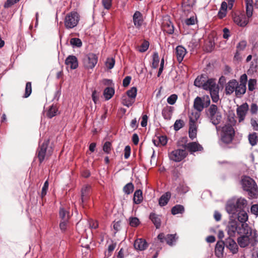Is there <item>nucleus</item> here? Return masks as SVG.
<instances>
[{
    "mask_svg": "<svg viewBox=\"0 0 258 258\" xmlns=\"http://www.w3.org/2000/svg\"><path fill=\"white\" fill-rule=\"evenodd\" d=\"M248 141L249 144L253 146L255 145L258 141V138L255 133H253L252 134H250L248 135Z\"/></svg>",
    "mask_w": 258,
    "mask_h": 258,
    "instance_id": "obj_40",
    "label": "nucleus"
},
{
    "mask_svg": "<svg viewBox=\"0 0 258 258\" xmlns=\"http://www.w3.org/2000/svg\"><path fill=\"white\" fill-rule=\"evenodd\" d=\"M66 64L70 67L71 69L74 70L78 67V61L77 57L75 55H69L66 60Z\"/></svg>",
    "mask_w": 258,
    "mask_h": 258,
    "instance_id": "obj_17",
    "label": "nucleus"
},
{
    "mask_svg": "<svg viewBox=\"0 0 258 258\" xmlns=\"http://www.w3.org/2000/svg\"><path fill=\"white\" fill-rule=\"evenodd\" d=\"M159 63V57L157 52H154L152 58V68L157 69Z\"/></svg>",
    "mask_w": 258,
    "mask_h": 258,
    "instance_id": "obj_38",
    "label": "nucleus"
},
{
    "mask_svg": "<svg viewBox=\"0 0 258 258\" xmlns=\"http://www.w3.org/2000/svg\"><path fill=\"white\" fill-rule=\"evenodd\" d=\"M177 95L173 94L169 96L167 99V102L170 105H173L175 103L177 99Z\"/></svg>",
    "mask_w": 258,
    "mask_h": 258,
    "instance_id": "obj_49",
    "label": "nucleus"
},
{
    "mask_svg": "<svg viewBox=\"0 0 258 258\" xmlns=\"http://www.w3.org/2000/svg\"><path fill=\"white\" fill-rule=\"evenodd\" d=\"M234 22L238 26L244 27L247 25L249 22V18L244 14H235L233 16Z\"/></svg>",
    "mask_w": 258,
    "mask_h": 258,
    "instance_id": "obj_12",
    "label": "nucleus"
},
{
    "mask_svg": "<svg viewBox=\"0 0 258 258\" xmlns=\"http://www.w3.org/2000/svg\"><path fill=\"white\" fill-rule=\"evenodd\" d=\"M195 20L194 17H191L189 18L186 19L184 22L187 26L192 25L195 24Z\"/></svg>",
    "mask_w": 258,
    "mask_h": 258,
    "instance_id": "obj_61",
    "label": "nucleus"
},
{
    "mask_svg": "<svg viewBox=\"0 0 258 258\" xmlns=\"http://www.w3.org/2000/svg\"><path fill=\"white\" fill-rule=\"evenodd\" d=\"M164 30L169 34H172L174 33V28L173 24L170 21H168L164 24Z\"/></svg>",
    "mask_w": 258,
    "mask_h": 258,
    "instance_id": "obj_34",
    "label": "nucleus"
},
{
    "mask_svg": "<svg viewBox=\"0 0 258 258\" xmlns=\"http://www.w3.org/2000/svg\"><path fill=\"white\" fill-rule=\"evenodd\" d=\"M91 192V187L89 184H86L82 186L81 191V204L84 207L90 199Z\"/></svg>",
    "mask_w": 258,
    "mask_h": 258,
    "instance_id": "obj_10",
    "label": "nucleus"
},
{
    "mask_svg": "<svg viewBox=\"0 0 258 258\" xmlns=\"http://www.w3.org/2000/svg\"><path fill=\"white\" fill-rule=\"evenodd\" d=\"M115 60L113 58H108L106 61V66L109 69H112L114 66Z\"/></svg>",
    "mask_w": 258,
    "mask_h": 258,
    "instance_id": "obj_52",
    "label": "nucleus"
},
{
    "mask_svg": "<svg viewBox=\"0 0 258 258\" xmlns=\"http://www.w3.org/2000/svg\"><path fill=\"white\" fill-rule=\"evenodd\" d=\"M176 190L180 194H185L188 191V187L184 184L180 183L177 186Z\"/></svg>",
    "mask_w": 258,
    "mask_h": 258,
    "instance_id": "obj_46",
    "label": "nucleus"
},
{
    "mask_svg": "<svg viewBox=\"0 0 258 258\" xmlns=\"http://www.w3.org/2000/svg\"><path fill=\"white\" fill-rule=\"evenodd\" d=\"M238 84V82L233 79L229 81L225 86V93L226 95H231L234 92H235L236 89V85Z\"/></svg>",
    "mask_w": 258,
    "mask_h": 258,
    "instance_id": "obj_18",
    "label": "nucleus"
},
{
    "mask_svg": "<svg viewBox=\"0 0 258 258\" xmlns=\"http://www.w3.org/2000/svg\"><path fill=\"white\" fill-rule=\"evenodd\" d=\"M206 114L213 124L217 125L220 123L222 116L217 105L215 104L210 105L207 111Z\"/></svg>",
    "mask_w": 258,
    "mask_h": 258,
    "instance_id": "obj_4",
    "label": "nucleus"
},
{
    "mask_svg": "<svg viewBox=\"0 0 258 258\" xmlns=\"http://www.w3.org/2000/svg\"><path fill=\"white\" fill-rule=\"evenodd\" d=\"M135 100L130 98H128L126 96H124L122 98V104L128 107L131 106L134 103Z\"/></svg>",
    "mask_w": 258,
    "mask_h": 258,
    "instance_id": "obj_41",
    "label": "nucleus"
},
{
    "mask_svg": "<svg viewBox=\"0 0 258 258\" xmlns=\"http://www.w3.org/2000/svg\"><path fill=\"white\" fill-rule=\"evenodd\" d=\"M104 152L107 154H109L111 150V144L109 142H106L103 147Z\"/></svg>",
    "mask_w": 258,
    "mask_h": 258,
    "instance_id": "obj_51",
    "label": "nucleus"
},
{
    "mask_svg": "<svg viewBox=\"0 0 258 258\" xmlns=\"http://www.w3.org/2000/svg\"><path fill=\"white\" fill-rule=\"evenodd\" d=\"M32 92V86L31 82H27L26 84L25 94L23 96L24 98L28 97Z\"/></svg>",
    "mask_w": 258,
    "mask_h": 258,
    "instance_id": "obj_47",
    "label": "nucleus"
},
{
    "mask_svg": "<svg viewBox=\"0 0 258 258\" xmlns=\"http://www.w3.org/2000/svg\"><path fill=\"white\" fill-rule=\"evenodd\" d=\"M133 22L135 26L140 29L143 22L142 14L139 11H136L133 15Z\"/></svg>",
    "mask_w": 258,
    "mask_h": 258,
    "instance_id": "obj_21",
    "label": "nucleus"
},
{
    "mask_svg": "<svg viewBox=\"0 0 258 258\" xmlns=\"http://www.w3.org/2000/svg\"><path fill=\"white\" fill-rule=\"evenodd\" d=\"M246 90V87L245 85L238 84L236 85V89L235 90V95L237 97H240L243 95Z\"/></svg>",
    "mask_w": 258,
    "mask_h": 258,
    "instance_id": "obj_31",
    "label": "nucleus"
},
{
    "mask_svg": "<svg viewBox=\"0 0 258 258\" xmlns=\"http://www.w3.org/2000/svg\"><path fill=\"white\" fill-rule=\"evenodd\" d=\"M238 234L242 235H251L252 230L247 225L242 223L239 226L238 225Z\"/></svg>",
    "mask_w": 258,
    "mask_h": 258,
    "instance_id": "obj_22",
    "label": "nucleus"
},
{
    "mask_svg": "<svg viewBox=\"0 0 258 258\" xmlns=\"http://www.w3.org/2000/svg\"><path fill=\"white\" fill-rule=\"evenodd\" d=\"M247 45V42L245 40L240 41L237 45V51L234 56L236 57L237 56L239 55L238 51L243 50Z\"/></svg>",
    "mask_w": 258,
    "mask_h": 258,
    "instance_id": "obj_37",
    "label": "nucleus"
},
{
    "mask_svg": "<svg viewBox=\"0 0 258 258\" xmlns=\"http://www.w3.org/2000/svg\"><path fill=\"white\" fill-rule=\"evenodd\" d=\"M251 212L252 214L258 216V205H253L251 207Z\"/></svg>",
    "mask_w": 258,
    "mask_h": 258,
    "instance_id": "obj_64",
    "label": "nucleus"
},
{
    "mask_svg": "<svg viewBox=\"0 0 258 258\" xmlns=\"http://www.w3.org/2000/svg\"><path fill=\"white\" fill-rule=\"evenodd\" d=\"M115 91L112 87H107L106 88L103 92V95L106 100H108L111 98L113 95L114 94Z\"/></svg>",
    "mask_w": 258,
    "mask_h": 258,
    "instance_id": "obj_32",
    "label": "nucleus"
},
{
    "mask_svg": "<svg viewBox=\"0 0 258 258\" xmlns=\"http://www.w3.org/2000/svg\"><path fill=\"white\" fill-rule=\"evenodd\" d=\"M48 143V140L44 142L39 146L37 149V156L40 163H41L44 159Z\"/></svg>",
    "mask_w": 258,
    "mask_h": 258,
    "instance_id": "obj_13",
    "label": "nucleus"
},
{
    "mask_svg": "<svg viewBox=\"0 0 258 258\" xmlns=\"http://www.w3.org/2000/svg\"><path fill=\"white\" fill-rule=\"evenodd\" d=\"M80 20L79 15L76 12H72L68 14L64 20L65 27L68 29H72L78 24Z\"/></svg>",
    "mask_w": 258,
    "mask_h": 258,
    "instance_id": "obj_6",
    "label": "nucleus"
},
{
    "mask_svg": "<svg viewBox=\"0 0 258 258\" xmlns=\"http://www.w3.org/2000/svg\"><path fill=\"white\" fill-rule=\"evenodd\" d=\"M224 242L225 246L228 248L233 254H235L238 252V246L235 241L231 237L226 238Z\"/></svg>",
    "mask_w": 258,
    "mask_h": 258,
    "instance_id": "obj_15",
    "label": "nucleus"
},
{
    "mask_svg": "<svg viewBox=\"0 0 258 258\" xmlns=\"http://www.w3.org/2000/svg\"><path fill=\"white\" fill-rule=\"evenodd\" d=\"M186 53V50L181 45H178L175 49V54L176 55L177 61L181 62L185 55Z\"/></svg>",
    "mask_w": 258,
    "mask_h": 258,
    "instance_id": "obj_23",
    "label": "nucleus"
},
{
    "mask_svg": "<svg viewBox=\"0 0 258 258\" xmlns=\"http://www.w3.org/2000/svg\"><path fill=\"white\" fill-rule=\"evenodd\" d=\"M184 212V208L182 205H176L171 209V214L173 215L182 214Z\"/></svg>",
    "mask_w": 258,
    "mask_h": 258,
    "instance_id": "obj_35",
    "label": "nucleus"
},
{
    "mask_svg": "<svg viewBox=\"0 0 258 258\" xmlns=\"http://www.w3.org/2000/svg\"><path fill=\"white\" fill-rule=\"evenodd\" d=\"M142 191L141 189H138L134 193V202L136 204H139L142 202Z\"/></svg>",
    "mask_w": 258,
    "mask_h": 258,
    "instance_id": "obj_33",
    "label": "nucleus"
},
{
    "mask_svg": "<svg viewBox=\"0 0 258 258\" xmlns=\"http://www.w3.org/2000/svg\"><path fill=\"white\" fill-rule=\"evenodd\" d=\"M197 123H189L188 135L189 137L194 140L197 137Z\"/></svg>",
    "mask_w": 258,
    "mask_h": 258,
    "instance_id": "obj_29",
    "label": "nucleus"
},
{
    "mask_svg": "<svg viewBox=\"0 0 258 258\" xmlns=\"http://www.w3.org/2000/svg\"><path fill=\"white\" fill-rule=\"evenodd\" d=\"M174 108L170 106H166L162 110V115L166 120H170L171 118Z\"/></svg>",
    "mask_w": 258,
    "mask_h": 258,
    "instance_id": "obj_25",
    "label": "nucleus"
},
{
    "mask_svg": "<svg viewBox=\"0 0 258 258\" xmlns=\"http://www.w3.org/2000/svg\"><path fill=\"white\" fill-rule=\"evenodd\" d=\"M158 141L159 142V144H160L162 146H164L166 145L167 143V139L166 137L165 136H160L158 138Z\"/></svg>",
    "mask_w": 258,
    "mask_h": 258,
    "instance_id": "obj_60",
    "label": "nucleus"
},
{
    "mask_svg": "<svg viewBox=\"0 0 258 258\" xmlns=\"http://www.w3.org/2000/svg\"><path fill=\"white\" fill-rule=\"evenodd\" d=\"M248 109V105L246 103H243L242 105L237 107L236 109V113L238 122L239 123L243 122L244 120Z\"/></svg>",
    "mask_w": 258,
    "mask_h": 258,
    "instance_id": "obj_9",
    "label": "nucleus"
},
{
    "mask_svg": "<svg viewBox=\"0 0 258 258\" xmlns=\"http://www.w3.org/2000/svg\"><path fill=\"white\" fill-rule=\"evenodd\" d=\"M171 198V194L170 192H166L163 194L159 200V204L160 206L163 207L166 205Z\"/></svg>",
    "mask_w": 258,
    "mask_h": 258,
    "instance_id": "obj_30",
    "label": "nucleus"
},
{
    "mask_svg": "<svg viewBox=\"0 0 258 258\" xmlns=\"http://www.w3.org/2000/svg\"><path fill=\"white\" fill-rule=\"evenodd\" d=\"M246 14L248 18H250L253 14V6H246Z\"/></svg>",
    "mask_w": 258,
    "mask_h": 258,
    "instance_id": "obj_57",
    "label": "nucleus"
},
{
    "mask_svg": "<svg viewBox=\"0 0 258 258\" xmlns=\"http://www.w3.org/2000/svg\"><path fill=\"white\" fill-rule=\"evenodd\" d=\"M239 224L236 221H231L229 222L227 226V233L229 237H234L236 233H238Z\"/></svg>",
    "mask_w": 258,
    "mask_h": 258,
    "instance_id": "obj_16",
    "label": "nucleus"
},
{
    "mask_svg": "<svg viewBox=\"0 0 258 258\" xmlns=\"http://www.w3.org/2000/svg\"><path fill=\"white\" fill-rule=\"evenodd\" d=\"M251 235H242L237 239V242L241 247H245L249 243V236Z\"/></svg>",
    "mask_w": 258,
    "mask_h": 258,
    "instance_id": "obj_28",
    "label": "nucleus"
},
{
    "mask_svg": "<svg viewBox=\"0 0 258 258\" xmlns=\"http://www.w3.org/2000/svg\"><path fill=\"white\" fill-rule=\"evenodd\" d=\"M131 154V147L129 146H126L124 148V157L125 159L129 158Z\"/></svg>",
    "mask_w": 258,
    "mask_h": 258,
    "instance_id": "obj_62",
    "label": "nucleus"
},
{
    "mask_svg": "<svg viewBox=\"0 0 258 258\" xmlns=\"http://www.w3.org/2000/svg\"><path fill=\"white\" fill-rule=\"evenodd\" d=\"M149 218L152 221L157 229H158L160 227L161 220L159 215L154 213H151L150 214Z\"/></svg>",
    "mask_w": 258,
    "mask_h": 258,
    "instance_id": "obj_27",
    "label": "nucleus"
},
{
    "mask_svg": "<svg viewBox=\"0 0 258 258\" xmlns=\"http://www.w3.org/2000/svg\"><path fill=\"white\" fill-rule=\"evenodd\" d=\"M225 243L223 241H218L216 244L215 253L218 257L223 256V252L224 248Z\"/></svg>",
    "mask_w": 258,
    "mask_h": 258,
    "instance_id": "obj_26",
    "label": "nucleus"
},
{
    "mask_svg": "<svg viewBox=\"0 0 258 258\" xmlns=\"http://www.w3.org/2000/svg\"><path fill=\"white\" fill-rule=\"evenodd\" d=\"M48 185H49V183H48V180L45 181V182H44V185L42 187V191H41V197L42 198L46 195L47 191L48 188Z\"/></svg>",
    "mask_w": 258,
    "mask_h": 258,
    "instance_id": "obj_58",
    "label": "nucleus"
},
{
    "mask_svg": "<svg viewBox=\"0 0 258 258\" xmlns=\"http://www.w3.org/2000/svg\"><path fill=\"white\" fill-rule=\"evenodd\" d=\"M256 84V80L254 79H250L248 82V89L250 91H252L255 89Z\"/></svg>",
    "mask_w": 258,
    "mask_h": 258,
    "instance_id": "obj_50",
    "label": "nucleus"
},
{
    "mask_svg": "<svg viewBox=\"0 0 258 258\" xmlns=\"http://www.w3.org/2000/svg\"><path fill=\"white\" fill-rule=\"evenodd\" d=\"M176 234H167L166 236L162 233H160L158 236V239L161 242H164L166 241L167 244L169 245H172L173 243L176 241Z\"/></svg>",
    "mask_w": 258,
    "mask_h": 258,
    "instance_id": "obj_14",
    "label": "nucleus"
},
{
    "mask_svg": "<svg viewBox=\"0 0 258 258\" xmlns=\"http://www.w3.org/2000/svg\"><path fill=\"white\" fill-rule=\"evenodd\" d=\"M70 44L73 47H80L82 45V42L80 39L78 38H73L70 40Z\"/></svg>",
    "mask_w": 258,
    "mask_h": 258,
    "instance_id": "obj_44",
    "label": "nucleus"
},
{
    "mask_svg": "<svg viewBox=\"0 0 258 258\" xmlns=\"http://www.w3.org/2000/svg\"><path fill=\"white\" fill-rule=\"evenodd\" d=\"M183 121L180 119L176 120L174 124V129L178 131L183 127Z\"/></svg>",
    "mask_w": 258,
    "mask_h": 258,
    "instance_id": "obj_55",
    "label": "nucleus"
},
{
    "mask_svg": "<svg viewBox=\"0 0 258 258\" xmlns=\"http://www.w3.org/2000/svg\"><path fill=\"white\" fill-rule=\"evenodd\" d=\"M194 85L198 87H202L204 90H208L213 102L216 103L219 99V87L216 84L214 79L207 80L206 75H202L197 77L194 82Z\"/></svg>",
    "mask_w": 258,
    "mask_h": 258,
    "instance_id": "obj_1",
    "label": "nucleus"
},
{
    "mask_svg": "<svg viewBox=\"0 0 258 258\" xmlns=\"http://www.w3.org/2000/svg\"><path fill=\"white\" fill-rule=\"evenodd\" d=\"M243 189L248 192V195L252 198H256L258 194L256 184L254 180L249 177H244L241 181Z\"/></svg>",
    "mask_w": 258,
    "mask_h": 258,
    "instance_id": "obj_3",
    "label": "nucleus"
},
{
    "mask_svg": "<svg viewBox=\"0 0 258 258\" xmlns=\"http://www.w3.org/2000/svg\"><path fill=\"white\" fill-rule=\"evenodd\" d=\"M149 46V43L148 41H144L139 48V51L141 52L146 51L148 49Z\"/></svg>",
    "mask_w": 258,
    "mask_h": 258,
    "instance_id": "obj_56",
    "label": "nucleus"
},
{
    "mask_svg": "<svg viewBox=\"0 0 258 258\" xmlns=\"http://www.w3.org/2000/svg\"><path fill=\"white\" fill-rule=\"evenodd\" d=\"M187 155L184 149H176L172 151L169 154V159L174 162H180Z\"/></svg>",
    "mask_w": 258,
    "mask_h": 258,
    "instance_id": "obj_8",
    "label": "nucleus"
},
{
    "mask_svg": "<svg viewBox=\"0 0 258 258\" xmlns=\"http://www.w3.org/2000/svg\"><path fill=\"white\" fill-rule=\"evenodd\" d=\"M98 62V56L93 53L88 54L83 59L84 65L87 69H93Z\"/></svg>",
    "mask_w": 258,
    "mask_h": 258,
    "instance_id": "obj_7",
    "label": "nucleus"
},
{
    "mask_svg": "<svg viewBox=\"0 0 258 258\" xmlns=\"http://www.w3.org/2000/svg\"><path fill=\"white\" fill-rule=\"evenodd\" d=\"M205 99V98H203V99H202L200 97H197L195 98L194 100V106L196 110L202 111L205 107H207L210 105V100L208 96L207 97L205 103H204Z\"/></svg>",
    "mask_w": 258,
    "mask_h": 258,
    "instance_id": "obj_11",
    "label": "nucleus"
},
{
    "mask_svg": "<svg viewBox=\"0 0 258 258\" xmlns=\"http://www.w3.org/2000/svg\"><path fill=\"white\" fill-rule=\"evenodd\" d=\"M59 217L61 220L69 221L70 218L69 212L63 208H60L59 209Z\"/></svg>",
    "mask_w": 258,
    "mask_h": 258,
    "instance_id": "obj_39",
    "label": "nucleus"
},
{
    "mask_svg": "<svg viewBox=\"0 0 258 258\" xmlns=\"http://www.w3.org/2000/svg\"><path fill=\"white\" fill-rule=\"evenodd\" d=\"M201 111H196L191 113L189 115V123H197L196 122L199 118L201 115Z\"/></svg>",
    "mask_w": 258,
    "mask_h": 258,
    "instance_id": "obj_36",
    "label": "nucleus"
},
{
    "mask_svg": "<svg viewBox=\"0 0 258 258\" xmlns=\"http://www.w3.org/2000/svg\"><path fill=\"white\" fill-rule=\"evenodd\" d=\"M134 246L136 250L143 251L148 247V244L145 239L138 238L135 241Z\"/></svg>",
    "mask_w": 258,
    "mask_h": 258,
    "instance_id": "obj_19",
    "label": "nucleus"
},
{
    "mask_svg": "<svg viewBox=\"0 0 258 258\" xmlns=\"http://www.w3.org/2000/svg\"><path fill=\"white\" fill-rule=\"evenodd\" d=\"M248 209V208L247 207V209L238 211L237 212H236V214H235L233 215H235L237 217L238 220L240 222H241L242 224L244 223L248 219V215L247 214Z\"/></svg>",
    "mask_w": 258,
    "mask_h": 258,
    "instance_id": "obj_24",
    "label": "nucleus"
},
{
    "mask_svg": "<svg viewBox=\"0 0 258 258\" xmlns=\"http://www.w3.org/2000/svg\"><path fill=\"white\" fill-rule=\"evenodd\" d=\"M102 3L104 9L109 10L112 5V0H102Z\"/></svg>",
    "mask_w": 258,
    "mask_h": 258,
    "instance_id": "obj_59",
    "label": "nucleus"
},
{
    "mask_svg": "<svg viewBox=\"0 0 258 258\" xmlns=\"http://www.w3.org/2000/svg\"><path fill=\"white\" fill-rule=\"evenodd\" d=\"M247 201L246 199L242 197H233L227 201L225 209L229 214L234 215L237 211L247 209Z\"/></svg>",
    "mask_w": 258,
    "mask_h": 258,
    "instance_id": "obj_2",
    "label": "nucleus"
},
{
    "mask_svg": "<svg viewBox=\"0 0 258 258\" xmlns=\"http://www.w3.org/2000/svg\"><path fill=\"white\" fill-rule=\"evenodd\" d=\"M134 189V186L132 182L126 184L123 188L124 192L127 195L131 194Z\"/></svg>",
    "mask_w": 258,
    "mask_h": 258,
    "instance_id": "obj_42",
    "label": "nucleus"
},
{
    "mask_svg": "<svg viewBox=\"0 0 258 258\" xmlns=\"http://www.w3.org/2000/svg\"><path fill=\"white\" fill-rule=\"evenodd\" d=\"M69 221L61 220L59 224V228L61 232H64L67 229Z\"/></svg>",
    "mask_w": 258,
    "mask_h": 258,
    "instance_id": "obj_54",
    "label": "nucleus"
},
{
    "mask_svg": "<svg viewBox=\"0 0 258 258\" xmlns=\"http://www.w3.org/2000/svg\"><path fill=\"white\" fill-rule=\"evenodd\" d=\"M186 149L190 153L202 151L203 147L198 142H193L187 144L185 146Z\"/></svg>",
    "mask_w": 258,
    "mask_h": 258,
    "instance_id": "obj_20",
    "label": "nucleus"
},
{
    "mask_svg": "<svg viewBox=\"0 0 258 258\" xmlns=\"http://www.w3.org/2000/svg\"><path fill=\"white\" fill-rule=\"evenodd\" d=\"M235 136V131L233 126L229 124L222 126L221 132V139L223 142L229 144L232 142Z\"/></svg>",
    "mask_w": 258,
    "mask_h": 258,
    "instance_id": "obj_5",
    "label": "nucleus"
},
{
    "mask_svg": "<svg viewBox=\"0 0 258 258\" xmlns=\"http://www.w3.org/2000/svg\"><path fill=\"white\" fill-rule=\"evenodd\" d=\"M223 37L225 39H228L230 36V32L227 28H224L223 30Z\"/></svg>",
    "mask_w": 258,
    "mask_h": 258,
    "instance_id": "obj_63",
    "label": "nucleus"
},
{
    "mask_svg": "<svg viewBox=\"0 0 258 258\" xmlns=\"http://www.w3.org/2000/svg\"><path fill=\"white\" fill-rule=\"evenodd\" d=\"M137 88L135 87H133L126 92V94L128 97L135 100V99L137 96Z\"/></svg>",
    "mask_w": 258,
    "mask_h": 258,
    "instance_id": "obj_43",
    "label": "nucleus"
},
{
    "mask_svg": "<svg viewBox=\"0 0 258 258\" xmlns=\"http://www.w3.org/2000/svg\"><path fill=\"white\" fill-rule=\"evenodd\" d=\"M57 112V109L56 107L52 105L49 109V110L47 113V116L49 118H51L56 115Z\"/></svg>",
    "mask_w": 258,
    "mask_h": 258,
    "instance_id": "obj_45",
    "label": "nucleus"
},
{
    "mask_svg": "<svg viewBox=\"0 0 258 258\" xmlns=\"http://www.w3.org/2000/svg\"><path fill=\"white\" fill-rule=\"evenodd\" d=\"M235 114L233 113H229L228 116V120L229 123L227 124H229V125H231L232 126L235 125L236 123V120L235 119Z\"/></svg>",
    "mask_w": 258,
    "mask_h": 258,
    "instance_id": "obj_53",
    "label": "nucleus"
},
{
    "mask_svg": "<svg viewBox=\"0 0 258 258\" xmlns=\"http://www.w3.org/2000/svg\"><path fill=\"white\" fill-rule=\"evenodd\" d=\"M140 223L139 219L137 217H131L129 219V224L132 227H137Z\"/></svg>",
    "mask_w": 258,
    "mask_h": 258,
    "instance_id": "obj_48",
    "label": "nucleus"
}]
</instances>
